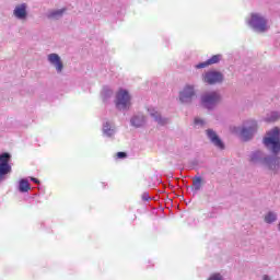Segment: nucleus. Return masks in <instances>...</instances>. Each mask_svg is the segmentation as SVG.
Masks as SVG:
<instances>
[{
	"label": "nucleus",
	"instance_id": "nucleus-28",
	"mask_svg": "<svg viewBox=\"0 0 280 280\" xmlns=\"http://www.w3.org/2000/svg\"><path fill=\"white\" fill-rule=\"evenodd\" d=\"M262 280H270V277H268V276L265 275V276L262 277Z\"/></svg>",
	"mask_w": 280,
	"mask_h": 280
},
{
	"label": "nucleus",
	"instance_id": "nucleus-20",
	"mask_svg": "<svg viewBox=\"0 0 280 280\" xmlns=\"http://www.w3.org/2000/svg\"><path fill=\"white\" fill-rule=\"evenodd\" d=\"M62 14H65V9L51 12L49 14V18L50 19H58V18L62 16Z\"/></svg>",
	"mask_w": 280,
	"mask_h": 280
},
{
	"label": "nucleus",
	"instance_id": "nucleus-25",
	"mask_svg": "<svg viewBox=\"0 0 280 280\" xmlns=\"http://www.w3.org/2000/svg\"><path fill=\"white\" fill-rule=\"evenodd\" d=\"M142 200L149 201L150 200V195H148L147 192H144L142 195Z\"/></svg>",
	"mask_w": 280,
	"mask_h": 280
},
{
	"label": "nucleus",
	"instance_id": "nucleus-18",
	"mask_svg": "<svg viewBox=\"0 0 280 280\" xmlns=\"http://www.w3.org/2000/svg\"><path fill=\"white\" fill-rule=\"evenodd\" d=\"M265 163L266 165L270 168V170H277V163H279L278 159H265Z\"/></svg>",
	"mask_w": 280,
	"mask_h": 280
},
{
	"label": "nucleus",
	"instance_id": "nucleus-2",
	"mask_svg": "<svg viewBox=\"0 0 280 280\" xmlns=\"http://www.w3.org/2000/svg\"><path fill=\"white\" fill-rule=\"evenodd\" d=\"M116 107L118 110L130 108V94L126 90H119L116 94Z\"/></svg>",
	"mask_w": 280,
	"mask_h": 280
},
{
	"label": "nucleus",
	"instance_id": "nucleus-15",
	"mask_svg": "<svg viewBox=\"0 0 280 280\" xmlns=\"http://www.w3.org/2000/svg\"><path fill=\"white\" fill-rule=\"evenodd\" d=\"M192 185H194L196 191H200V189L202 187V177H200V176L194 177Z\"/></svg>",
	"mask_w": 280,
	"mask_h": 280
},
{
	"label": "nucleus",
	"instance_id": "nucleus-17",
	"mask_svg": "<svg viewBox=\"0 0 280 280\" xmlns=\"http://www.w3.org/2000/svg\"><path fill=\"white\" fill-rule=\"evenodd\" d=\"M144 119L143 117H139V116H136L131 119V124L132 126H135L136 128H141V126L144 124Z\"/></svg>",
	"mask_w": 280,
	"mask_h": 280
},
{
	"label": "nucleus",
	"instance_id": "nucleus-27",
	"mask_svg": "<svg viewBox=\"0 0 280 280\" xmlns=\"http://www.w3.org/2000/svg\"><path fill=\"white\" fill-rule=\"evenodd\" d=\"M31 180H32L33 183H36V185H38V184L40 183V180H38V179L35 178V177H32Z\"/></svg>",
	"mask_w": 280,
	"mask_h": 280
},
{
	"label": "nucleus",
	"instance_id": "nucleus-4",
	"mask_svg": "<svg viewBox=\"0 0 280 280\" xmlns=\"http://www.w3.org/2000/svg\"><path fill=\"white\" fill-rule=\"evenodd\" d=\"M11 172L12 166H10V153L0 154V180H3V176Z\"/></svg>",
	"mask_w": 280,
	"mask_h": 280
},
{
	"label": "nucleus",
	"instance_id": "nucleus-10",
	"mask_svg": "<svg viewBox=\"0 0 280 280\" xmlns=\"http://www.w3.org/2000/svg\"><path fill=\"white\" fill-rule=\"evenodd\" d=\"M48 61L50 62V65H54L58 73L62 72L65 66L62 65V60L60 59V56H58V54L48 55Z\"/></svg>",
	"mask_w": 280,
	"mask_h": 280
},
{
	"label": "nucleus",
	"instance_id": "nucleus-19",
	"mask_svg": "<svg viewBox=\"0 0 280 280\" xmlns=\"http://www.w3.org/2000/svg\"><path fill=\"white\" fill-rule=\"evenodd\" d=\"M277 221V214H275L273 212H269L267 215H265V222H267V224H272V222Z\"/></svg>",
	"mask_w": 280,
	"mask_h": 280
},
{
	"label": "nucleus",
	"instance_id": "nucleus-21",
	"mask_svg": "<svg viewBox=\"0 0 280 280\" xmlns=\"http://www.w3.org/2000/svg\"><path fill=\"white\" fill-rule=\"evenodd\" d=\"M259 156H261V152L257 151V152L253 153L250 156L252 163H255L259 159Z\"/></svg>",
	"mask_w": 280,
	"mask_h": 280
},
{
	"label": "nucleus",
	"instance_id": "nucleus-1",
	"mask_svg": "<svg viewBox=\"0 0 280 280\" xmlns=\"http://www.w3.org/2000/svg\"><path fill=\"white\" fill-rule=\"evenodd\" d=\"M264 144L266 148H269L273 154H279L280 152V130L279 128H273L267 133V137L264 139Z\"/></svg>",
	"mask_w": 280,
	"mask_h": 280
},
{
	"label": "nucleus",
	"instance_id": "nucleus-12",
	"mask_svg": "<svg viewBox=\"0 0 280 280\" xmlns=\"http://www.w3.org/2000/svg\"><path fill=\"white\" fill-rule=\"evenodd\" d=\"M13 14L16 19H26L27 18V5L25 3L15 7Z\"/></svg>",
	"mask_w": 280,
	"mask_h": 280
},
{
	"label": "nucleus",
	"instance_id": "nucleus-13",
	"mask_svg": "<svg viewBox=\"0 0 280 280\" xmlns=\"http://www.w3.org/2000/svg\"><path fill=\"white\" fill-rule=\"evenodd\" d=\"M30 189H32V187L30 186V182L27 179H21L19 184V191L25 194L30 191Z\"/></svg>",
	"mask_w": 280,
	"mask_h": 280
},
{
	"label": "nucleus",
	"instance_id": "nucleus-7",
	"mask_svg": "<svg viewBox=\"0 0 280 280\" xmlns=\"http://www.w3.org/2000/svg\"><path fill=\"white\" fill-rule=\"evenodd\" d=\"M194 95H196L194 86L186 85L184 90L179 93V101L182 102V104H189V102H191V100L194 98Z\"/></svg>",
	"mask_w": 280,
	"mask_h": 280
},
{
	"label": "nucleus",
	"instance_id": "nucleus-16",
	"mask_svg": "<svg viewBox=\"0 0 280 280\" xmlns=\"http://www.w3.org/2000/svg\"><path fill=\"white\" fill-rule=\"evenodd\" d=\"M151 117H154L155 121H158V124L161 126H165V124H167V119L161 118L159 112H151Z\"/></svg>",
	"mask_w": 280,
	"mask_h": 280
},
{
	"label": "nucleus",
	"instance_id": "nucleus-26",
	"mask_svg": "<svg viewBox=\"0 0 280 280\" xmlns=\"http://www.w3.org/2000/svg\"><path fill=\"white\" fill-rule=\"evenodd\" d=\"M198 124H205L202 119L195 118V125L198 126Z\"/></svg>",
	"mask_w": 280,
	"mask_h": 280
},
{
	"label": "nucleus",
	"instance_id": "nucleus-22",
	"mask_svg": "<svg viewBox=\"0 0 280 280\" xmlns=\"http://www.w3.org/2000/svg\"><path fill=\"white\" fill-rule=\"evenodd\" d=\"M208 280H223V279H222V275H220V273H213V275H211V276L209 277Z\"/></svg>",
	"mask_w": 280,
	"mask_h": 280
},
{
	"label": "nucleus",
	"instance_id": "nucleus-8",
	"mask_svg": "<svg viewBox=\"0 0 280 280\" xmlns=\"http://www.w3.org/2000/svg\"><path fill=\"white\" fill-rule=\"evenodd\" d=\"M222 80H224V77L218 71H210L203 75V82L207 84H218L222 82Z\"/></svg>",
	"mask_w": 280,
	"mask_h": 280
},
{
	"label": "nucleus",
	"instance_id": "nucleus-6",
	"mask_svg": "<svg viewBox=\"0 0 280 280\" xmlns=\"http://www.w3.org/2000/svg\"><path fill=\"white\" fill-rule=\"evenodd\" d=\"M255 132H257V122L252 120L242 129L241 137L243 141H249V139H253V135H255Z\"/></svg>",
	"mask_w": 280,
	"mask_h": 280
},
{
	"label": "nucleus",
	"instance_id": "nucleus-14",
	"mask_svg": "<svg viewBox=\"0 0 280 280\" xmlns=\"http://www.w3.org/2000/svg\"><path fill=\"white\" fill-rule=\"evenodd\" d=\"M103 132L104 135H106L107 137H113L115 135V129H113V127H110L109 122H106L103 126Z\"/></svg>",
	"mask_w": 280,
	"mask_h": 280
},
{
	"label": "nucleus",
	"instance_id": "nucleus-24",
	"mask_svg": "<svg viewBox=\"0 0 280 280\" xmlns=\"http://www.w3.org/2000/svg\"><path fill=\"white\" fill-rule=\"evenodd\" d=\"M277 119H279V114L273 113V116L271 118H267V121H277Z\"/></svg>",
	"mask_w": 280,
	"mask_h": 280
},
{
	"label": "nucleus",
	"instance_id": "nucleus-3",
	"mask_svg": "<svg viewBox=\"0 0 280 280\" xmlns=\"http://www.w3.org/2000/svg\"><path fill=\"white\" fill-rule=\"evenodd\" d=\"M249 25H252L257 32H266V30H268V22L266 19H264V16L257 13L252 14Z\"/></svg>",
	"mask_w": 280,
	"mask_h": 280
},
{
	"label": "nucleus",
	"instance_id": "nucleus-5",
	"mask_svg": "<svg viewBox=\"0 0 280 280\" xmlns=\"http://www.w3.org/2000/svg\"><path fill=\"white\" fill-rule=\"evenodd\" d=\"M218 102H220V94L218 92L207 93L201 98V104L208 109L213 108Z\"/></svg>",
	"mask_w": 280,
	"mask_h": 280
},
{
	"label": "nucleus",
	"instance_id": "nucleus-23",
	"mask_svg": "<svg viewBox=\"0 0 280 280\" xmlns=\"http://www.w3.org/2000/svg\"><path fill=\"white\" fill-rule=\"evenodd\" d=\"M126 156H128V154L126 152H117L116 153L117 159H126Z\"/></svg>",
	"mask_w": 280,
	"mask_h": 280
},
{
	"label": "nucleus",
	"instance_id": "nucleus-9",
	"mask_svg": "<svg viewBox=\"0 0 280 280\" xmlns=\"http://www.w3.org/2000/svg\"><path fill=\"white\" fill-rule=\"evenodd\" d=\"M207 135L213 145H215L220 150H224V143L222 142L220 137H218V133H215V131H213L212 129H208Z\"/></svg>",
	"mask_w": 280,
	"mask_h": 280
},
{
	"label": "nucleus",
	"instance_id": "nucleus-11",
	"mask_svg": "<svg viewBox=\"0 0 280 280\" xmlns=\"http://www.w3.org/2000/svg\"><path fill=\"white\" fill-rule=\"evenodd\" d=\"M222 60V55H213L210 59L207 61L200 62L197 65V69H205L207 67H211V65H218Z\"/></svg>",
	"mask_w": 280,
	"mask_h": 280
}]
</instances>
